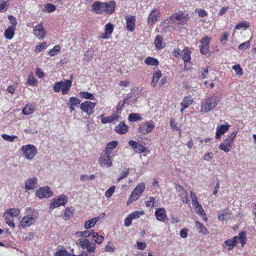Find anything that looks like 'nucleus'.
<instances>
[{
	"mask_svg": "<svg viewBox=\"0 0 256 256\" xmlns=\"http://www.w3.org/2000/svg\"><path fill=\"white\" fill-rule=\"evenodd\" d=\"M34 35L39 38L42 39L46 34V32L43 28L42 24H38L35 26L34 28Z\"/></svg>",
	"mask_w": 256,
	"mask_h": 256,
	"instance_id": "2eb2a0df",
	"label": "nucleus"
},
{
	"mask_svg": "<svg viewBox=\"0 0 256 256\" xmlns=\"http://www.w3.org/2000/svg\"><path fill=\"white\" fill-rule=\"evenodd\" d=\"M95 224L93 220H90L85 222L84 226L86 229H88L92 228Z\"/></svg>",
	"mask_w": 256,
	"mask_h": 256,
	"instance_id": "4d7b16f0",
	"label": "nucleus"
},
{
	"mask_svg": "<svg viewBox=\"0 0 256 256\" xmlns=\"http://www.w3.org/2000/svg\"><path fill=\"white\" fill-rule=\"evenodd\" d=\"M74 209L72 208H68L64 211V216L68 218H70L73 214Z\"/></svg>",
	"mask_w": 256,
	"mask_h": 256,
	"instance_id": "864d4df0",
	"label": "nucleus"
},
{
	"mask_svg": "<svg viewBox=\"0 0 256 256\" xmlns=\"http://www.w3.org/2000/svg\"><path fill=\"white\" fill-rule=\"evenodd\" d=\"M136 20L134 16L126 18V28L130 32H133L135 28Z\"/></svg>",
	"mask_w": 256,
	"mask_h": 256,
	"instance_id": "a878e982",
	"label": "nucleus"
},
{
	"mask_svg": "<svg viewBox=\"0 0 256 256\" xmlns=\"http://www.w3.org/2000/svg\"><path fill=\"white\" fill-rule=\"evenodd\" d=\"M144 214V212L143 211L138 212L136 211L130 214L129 216L131 217V218L133 219H136L139 218L140 215H143Z\"/></svg>",
	"mask_w": 256,
	"mask_h": 256,
	"instance_id": "3c124183",
	"label": "nucleus"
},
{
	"mask_svg": "<svg viewBox=\"0 0 256 256\" xmlns=\"http://www.w3.org/2000/svg\"><path fill=\"white\" fill-rule=\"evenodd\" d=\"M8 1H4V0H0V12L6 10L8 7Z\"/></svg>",
	"mask_w": 256,
	"mask_h": 256,
	"instance_id": "58836bf2",
	"label": "nucleus"
},
{
	"mask_svg": "<svg viewBox=\"0 0 256 256\" xmlns=\"http://www.w3.org/2000/svg\"><path fill=\"white\" fill-rule=\"evenodd\" d=\"M228 124H222L216 128V138L220 140L222 135L224 134L230 128Z\"/></svg>",
	"mask_w": 256,
	"mask_h": 256,
	"instance_id": "dca6fc26",
	"label": "nucleus"
},
{
	"mask_svg": "<svg viewBox=\"0 0 256 256\" xmlns=\"http://www.w3.org/2000/svg\"><path fill=\"white\" fill-rule=\"evenodd\" d=\"M196 224L198 232L205 235L208 234V232L207 229L202 223L198 221H196Z\"/></svg>",
	"mask_w": 256,
	"mask_h": 256,
	"instance_id": "7c9ffc66",
	"label": "nucleus"
},
{
	"mask_svg": "<svg viewBox=\"0 0 256 256\" xmlns=\"http://www.w3.org/2000/svg\"><path fill=\"white\" fill-rule=\"evenodd\" d=\"M20 210L18 208H8L4 212V216H8V218H13L14 217L18 216L20 214Z\"/></svg>",
	"mask_w": 256,
	"mask_h": 256,
	"instance_id": "aec40b11",
	"label": "nucleus"
},
{
	"mask_svg": "<svg viewBox=\"0 0 256 256\" xmlns=\"http://www.w3.org/2000/svg\"><path fill=\"white\" fill-rule=\"evenodd\" d=\"M211 40V38L208 36H204L202 38L200 42L202 45L206 46H209L210 42Z\"/></svg>",
	"mask_w": 256,
	"mask_h": 256,
	"instance_id": "a18cd8bd",
	"label": "nucleus"
},
{
	"mask_svg": "<svg viewBox=\"0 0 256 256\" xmlns=\"http://www.w3.org/2000/svg\"><path fill=\"white\" fill-rule=\"evenodd\" d=\"M200 52L202 54H206L208 53L209 50V46H206L201 45L200 46Z\"/></svg>",
	"mask_w": 256,
	"mask_h": 256,
	"instance_id": "052dcab7",
	"label": "nucleus"
},
{
	"mask_svg": "<svg viewBox=\"0 0 256 256\" xmlns=\"http://www.w3.org/2000/svg\"><path fill=\"white\" fill-rule=\"evenodd\" d=\"M34 222V218L32 214L28 215V216H24L20 224V226L23 228H26L30 226Z\"/></svg>",
	"mask_w": 256,
	"mask_h": 256,
	"instance_id": "a211bd4d",
	"label": "nucleus"
},
{
	"mask_svg": "<svg viewBox=\"0 0 256 256\" xmlns=\"http://www.w3.org/2000/svg\"><path fill=\"white\" fill-rule=\"evenodd\" d=\"M44 10L48 12H52L56 10V6L52 4L48 3L45 6Z\"/></svg>",
	"mask_w": 256,
	"mask_h": 256,
	"instance_id": "79ce46f5",
	"label": "nucleus"
},
{
	"mask_svg": "<svg viewBox=\"0 0 256 256\" xmlns=\"http://www.w3.org/2000/svg\"><path fill=\"white\" fill-rule=\"evenodd\" d=\"M112 156L101 155L98 160L100 166L107 168L111 167L112 166Z\"/></svg>",
	"mask_w": 256,
	"mask_h": 256,
	"instance_id": "4468645a",
	"label": "nucleus"
},
{
	"mask_svg": "<svg viewBox=\"0 0 256 256\" xmlns=\"http://www.w3.org/2000/svg\"><path fill=\"white\" fill-rule=\"evenodd\" d=\"M2 138H3L4 140H7V141H8V142H14V140L16 138L18 137L16 136H9L8 134H3L2 135Z\"/></svg>",
	"mask_w": 256,
	"mask_h": 256,
	"instance_id": "c03bdc74",
	"label": "nucleus"
},
{
	"mask_svg": "<svg viewBox=\"0 0 256 256\" xmlns=\"http://www.w3.org/2000/svg\"><path fill=\"white\" fill-rule=\"evenodd\" d=\"M15 29L14 26H8L4 32L5 37L8 40H11L14 36Z\"/></svg>",
	"mask_w": 256,
	"mask_h": 256,
	"instance_id": "cd10ccee",
	"label": "nucleus"
},
{
	"mask_svg": "<svg viewBox=\"0 0 256 256\" xmlns=\"http://www.w3.org/2000/svg\"><path fill=\"white\" fill-rule=\"evenodd\" d=\"M176 189L177 191L178 194L182 198V200L184 203L187 204L189 202L188 198V194L183 187L180 185L176 186Z\"/></svg>",
	"mask_w": 256,
	"mask_h": 256,
	"instance_id": "9b49d317",
	"label": "nucleus"
},
{
	"mask_svg": "<svg viewBox=\"0 0 256 256\" xmlns=\"http://www.w3.org/2000/svg\"><path fill=\"white\" fill-rule=\"evenodd\" d=\"M146 148L142 144L138 143V146L135 150L137 152H144L146 151Z\"/></svg>",
	"mask_w": 256,
	"mask_h": 256,
	"instance_id": "5fc2aeb1",
	"label": "nucleus"
},
{
	"mask_svg": "<svg viewBox=\"0 0 256 256\" xmlns=\"http://www.w3.org/2000/svg\"><path fill=\"white\" fill-rule=\"evenodd\" d=\"M90 243V242L88 239L78 240V244L83 249L86 248H87L89 245Z\"/></svg>",
	"mask_w": 256,
	"mask_h": 256,
	"instance_id": "a19ab883",
	"label": "nucleus"
},
{
	"mask_svg": "<svg viewBox=\"0 0 256 256\" xmlns=\"http://www.w3.org/2000/svg\"><path fill=\"white\" fill-rule=\"evenodd\" d=\"M161 76L162 73L160 70H158L154 71L153 74L151 84L154 86H155Z\"/></svg>",
	"mask_w": 256,
	"mask_h": 256,
	"instance_id": "c85d7f7f",
	"label": "nucleus"
},
{
	"mask_svg": "<svg viewBox=\"0 0 256 256\" xmlns=\"http://www.w3.org/2000/svg\"><path fill=\"white\" fill-rule=\"evenodd\" d=\"M52 194V192L48 186L42 188L36 192V196L40 198H50Z\"/></svg>",
	"mask_w": 256,
	"mask_h": 256,
	"instance_id": "9d476101",
	"label": "nucleus"
},
{
	"mask_svg": "<svg viewBox=\"0 0 256 256\" xmlns=\"http://www.w3.org/2000/svg\"><path fill=\"white\" fill-rule=\"evenodd\" d=\"M229 36V34L228 32H224L222 35V36L220 38V42L224 44H226V42L228 40V38Z\"/></svg>",
	"mask_w": 256,
	"mask_h": 256,
	"instance_id": "603ef678",
	"label": "nucleus"
},
{
	"mask_svg": "<svg viewBox=\"0 0 256 256\" xmlns=\"http://www.w3.org/2000/svg\"><path fill=\"white\" fill-rule=\"evenodd\" d=\"M26 158L28 160H32L37 153V149L35 146L32 144L24 146L21 148Z\"/></svg>",
	"mask_w": 256,
	"mask_h": 256,
	"instance_id": "39448f33",
	"label": "nucleus"
},
{
	"mask_svg": "<svg viewBox=\"0 0 256 256\" xmlns=\"http://www.w3.org/2000/svg\"><path fill=\"white\" fill-rule=\"evenodd\" d=\"M105 32L102 36V38L104 39L108 38L112 34L114 30V26L110 22L107 24L104 27Z\"/></svg>",
	"mask_w": 256,
	"mask_h": 256,
	"instance_id": "412c9836",
	"label": "nucleus"
},
{
	"mask_svg": "<svg viewBox=\"0 0 256 256\" xmlns=\"http://www.w3.org/2000/svg\"><path fill=\"white\" fill-rule=\"evenodd\" d=\"M68 202L66 196L62 194L52 200L50 207L57 208L60 206H64Z\"/></svg>",
	"mask_w": 256,
	"mask_h": 256,
	"instance_id": "6e6552de",
	"label": "nucleus"
},
{
	"mask_svg": "<svg viewBox=\"0 0 256 256\" xmlns=\"http://www.w3.org/2000/svg\"><path fill=\"white\" fill-rule=\"evenodd\" d=\"M34 108L32 104H27L23 108L22 112L24 114L28 116L33 113Z\"/></svg>",
	"mask_w": 256,
	"mask_h": 256,
	"instance_id": "2f4dec72",
	"label": "nucleus"
},
{
	"mask_svg": "<svg viewBox=\"0 0 256 256\" xmlns=\"http://www.w3.org/2000/svg\"><path fill=\"white\" fill-rule=\"evenodd\" d=\"M128 130V126L124 122H121L118 124L116 126L114 130L120 134H126Z\"/></svg>",
	"mask_w": 256,
	"mask_h": 256,
	"instance_id": "6ab92c4d",
	"label": "nucleus"
},
{
	"mask_svg": "<svg viewBox=\"0 0 256 256\" xmlns=\"http://www.w3.org/2000/svg\"><path fill=\"white\" fill-rule=\"evenodd\" d=\"M68 103H70V104L78 107L80 103V100L76 97L72 96L70 98Z\"/></svg>",
	"mask_w": 256,
	"mask_h": 256,
	"instance_id": "c9c22d12",
	"label": "nucleus"
},
{
	"mask_svg": "<svg viewBox=\"0 0 256 256\" xmlns=\"http://www.w3.org/2000/svg\"><path fill=\"white\" fill-rule=\"evenodd\" d=\"M159 14L160 12L157 9H154L151 12L148 16V24L149 25H152L157 20V17Z\"/></svg>",
	"mask_w": 256,
	"mask_h": 256,
	"instance_id": "5701e85b",
	"label": "nucleus"
},
{
	"mask_svg": "<svg viewBox=\"0 0 256 256\" xmlns=\"http://www.w3.org/2000/svg\"><path fill=\"white\" fill-rule=\"evenodd\" d=\"M188 19V14L180 11L174 13L169 19L162 22V24L164 28H170L172 24L184 25L186 23Z\"/></svg>",
	"mask_w": 256,
	"mask_h": 256,
	"instance_id": "f03ea898",
	"label": "nucleus"
},
{
	"mask_svg": "<svg viewBox=\"0 0 256 256\" xmlns=\"http://www.w3.org/2000/svg\"><path fill=\"white\" fill-rule=\"evenodd\" d=\"M4 218L5 222L6 224H8L10 226L14 228L15 227L14 223L13 221V218H8V216H4Z\"/></svg>",
	"mask_w": 256,
	"mask_h": 256,
	"instance_id": "8fccbe9b",
	"label": "nucleus"
},
{
	"mask_svg": "<svg viewBox=\"0 0 256 256\" xmlns=\"http://www.w3.org/2000/svg\"><path fill=\"white\" fill-rule=\"evenodd\" d=\"M62 84V92L63 94H68L70 88L72 85V82L70 80H67L60 81Z\"/></svg>",
	"mask_w": 256,
	"mask_h": 256,
	"instance_id": "b1692460",
	"label": "nucleus"
},
{
	"mask_svg": "<svg viewBox=\"0 0 256 256\" xmlns=\"http://www.w3.org/2000/svg\"><path fill=\"white\" fill-rule=\"evenodd\" d=\"M144 188L145 186L144 183H140L138 184L129 197L127 201V204L128 205L132 203L134 201L138 200L140 194L144 190Z\"/></svg>",
	"mask_w": 256,
	"mask_h": 256,
	"instance_id": "423d86ee",
	"label": "nucleus"
},
{
	"mask_svg": "<svg viewBox=\"0 0 256 256\" xmlns=\"http://www.w3.org/2000/svg\"><path fill=\"white\" fill-rule=\"evenodd\" d=\"M155 216L159 221L164 222L166 220V212L164 208H157L156 210Z\"/></svg>",
	"mask_w": 256,
	"mask_h": 256,
	"instance_id": "f3484780",
	"label": "nucleus"
},
{
	"mask_svg": "<svg viewBox=\"0 0 256 256\" xmlns=\"http://www.w3.org/2000/svg\"><path fill=\"white\" fill-rule=\"evenodd\" d=\"M114 246L113 244L109 243L106 244L105 247V250L106 252H114Z\"/></svg>",
	"mask_w": 256,
	"mask_h": 256,
	"instance_id": "69168bd1",
	"label": "nucleus"
},
{
	"mask_svg": "<svg viewBox=\"0 0 256 256\" xmlns=\"http://www.w3.org/2000/svg\"><path fill=\"white\" fill-rule=\"evenodd\" d=\"M248 26V24L246 22H242L241 23L238 24L236 27V30H240L243 28L244 30H246Z\"/></svg>",
	"mask_w": 256,
	"mask_h": 256,
	"instance_id": "6e6d98bb",
	"label": "nucleus"
},
{
	"mask_svg": "<svg viewBox=\"0 0 256 256\" xmlns=\"http://www.w3.org/2000/svg\"><path fill=\"white\" fill-rule=\"evenodd\" d=\"M28 85L30 86H36L38 84V81L34 78V76L32 75H29L28 78V80L26 82Z\"/></svg>",
	"mask_w": 256,
	"mask_h": 256,
	"instance_id": "e433bc0d",
	"label": "nucleus"
},
{
	"mask_svg": "<svg viewBox=\"0 0 256 256\" xmlns=\"http://www.w3.org/2000/svg\"><path fill=\"white\" fill-rule=\"evenodd\" d=\"M220 100V98L216 95L207 96L201 104V112H208L214 110Z\"/></svg>",
	"mask_w": 256,
	"mask_h": 256,
	"instance_id": "7ed1b4c3",
	"label": "nucleus"
},
{
	"mask_svg": "<svg viewBox=\"0 0 256 256\" xmlns=\"http://www.w3.org/2000/svg\"><path fill=\"white\" fill-rule=\"evenodd\" d=\"M196 212L200 215L202 216H205V212L203 208H202V206H198L195 208Z\"/></svg>",
	"mask_w": 256,
	"mask_h": 256,
	"instance_id": "0e129e2a",
	"label": "nucleus"
},
{
	"mask_svg": "<svg viewBox=\"0 0 256 256\" xmlns=\"http://www.w3.org/2000/svg\"><path fill=\"white\" fill-rule=\"evenodd\" d=\"M101 122L102 124H106L107 123L115 122L118 120V116L116 114H112L108 117H104L101 115Z\"/></svg>",
	"mask_w": 256,
	"mask_h": 256,
	"instance_id": "4be33fe9",
	"label": "nucleus"
},
{
	"mask_svg": "<svg viewBox=\"0 0 256 256\" xmlns=\"http://www.w3.org/2000/svg\"><path fill=\"white\" fill-rule=\"evenodd\" d=\"M46 42H42L40 44L37 46L36 48L35 52H38L44 49L46 47Z\"/></svg>",
	"mask_w": 256,
	"mask_h": 256,
	"instance_id": "e2e57ef3",
	"label": "nucleus"
},
{
	"mask_svg": "<svg viewBox=\"0 0 256 256\" xmlns=\"http://www.w3.org/2000/svg\"><path fill=\"white\" fill-rule=\"evenodd\" d=\"M182 59L184 61V63L185 64L184 69H186V63L187 62H189L190 60V52L188 50L187 48H184L182 52Z\"/></svg>",
	"mask_w": 256,
	"mask_h": 256,
	"instance_id": "bb28decb",
	"label": "nucleus"
},
{
	"mask_svg": "<svg viewBox=\"0 0 256 256\" xmlns=\"http://www.w3.org/2000/svg\"><path fill=\"white\" fill-rule=\"evenodd\" d=\"M162 40L163 38L160 35L156 36L154 40V43L156 48L162 49L164 47L162 44Z\"/></svg>",
	"mask_w": 256,
	"mask_h": 256,
	"instance_id": "c756f323",
	"label": "nucleus"
},
{
	"mask_svg": "<svg viewBox=\"0 0 256 256\" xmlns=\"http://www.w3.org/2000/svg\"><path fill=\"white\" fill-rule=\"evenodd\" d=\"M116 186H113L110 188L105 192V196L107 198H110L112 196L114 192Z\"/></svg>",
	"mask_w": 256,
	"mask_h": 256,
	"instance_id": "de8ad7c7",
	"label": "nucleus"
},
{
	"mask_svg": "<svg viewBox=\"0 0 256 256\" xmlns=\"http://www.w3.org/2000/svg\"><path fill=\"white\" fill-rule=\"evenodd\" d=\"M144 62L147 65L156 66L158 64V61L157 59L152 57H148L144 60Z\"/></svg>",
	"mask_w": 256,
	"mask_h": 256,
	"instance_id": "473e14b6",
	"label": "nucleus"
},
{
	"mask_svg": "<svg viewBox=\"0 0 256 256\" xmlns=\"http://www.w3.org/2000/svg\"><path fill=\"white\" fill-rule=\"evenodd\" d=\"M128 120L131 122H136L142 120V118L139 114L131 113L128 116Z\"/></svg>",
	"mask_w": 256,
	"mask_h": 256,
	"instance_id": "f704fd0d",
	"label": "nucleus"
},
{
	"mask_svg": "<svg viewBox=\"0 0 256 256\" xmlns=\"http://www.w3.org/2000/svg\"><path fill=\"white\" fill-rule=\"evenodd\" d=\"M38 184L36 177L30 178L25 182V189L26 191L34 190Z\"/></svg>",
	"mask_w": 256,
	"mask_h": 256,
	"instance_id": "ddd939ff",
	"label": "nucleus"
},
{
	"mask_svg": "<svg viewBox=\"0 0 256 256\" xmlns=\"http://www.w3.org/2000/svg\"><path fill=\"white\" fill-rule=\"evenodd\" d=\"M96 104V103L92 102L86 101L80 104V108L83 112L87 113L88 115H90L94 112L93 110Z\"/></svg>",
	"mask_w": 256,
	"mask_h": 256,
	"instance_id": "1a4fd4ad",
	"label": "nucleus"
},
{
	"mask_svg": "<svg viewBox=\"0 0 256 256\" xmlns=\"http://www.w3.org/2000/svg\"><path fill=\"white\" fill-rule=\"evenodd\" d=\"M116 8L114 1H110L107 2L100 1H95L92 5V10L96 14H102L105 13L106 14H111L114 12Z\"/></svg>",
	"mask_w": 256,
	"mask_h": 256,
	"instance_id": "f257e3e1",
	"label": "nucleus"
},
{
	"mask_svg": "<svg viewBox=\"0 0 256 256\" xmlns=\"http://www.w3.org/2000/svg\"><path fill=\"white\" fill-rule=\"evenodd\" d=\"M232 68L235 71L236 74L242 76L243 74V71L240 64H235L232 66Z\"/></svg>",
	"mask_w": 256,
	"mask_h": 256,
	"instance_id": "37998d69",
	"label": "nucleus"
},
{
	"mask_svg": "<svg viewBox=\"0 0 256 256\" xmlns=\"http://www.w3.org/2000/svg\"><path fill=\"white\" fill-rule=\"evenodd\" d=\"M60 46L58 45L54 46L52 49L50 50L49 54L51 56H54L56 54V52L60 50Z\"/></svg>",
	"mask_w": 256,
	"mask_h": 256,
	"instance_id": "bf43d9fd",
	"label": "nucleus"
},
{
	"mask_svg": "<svg viewBox=\"0 0 256 256\" xmlns=\"http://www.w3.org/2000/svg\"><path fill=\"white\" fill-rule=\"evenodd\" d=\"M129 174V168H124V170H122L120 174V177L118 178V181H120L122 179L126 178Z\"/></svg>",
	"mask_w": 256,
	"mask_h": 256,
	"instance_id": "ea45409f",
	"label": "nucleus"
},
{
	"mask_svg": "<svg viewBox=\"0 0 256 256\" xmlns=\"http://www.w3.org/2000/svg\"><path fill=\"white\" fill-rule=\"evenodd\" d=\"M154 127V124L152 120H148L141 123L138 130V132L142 135H145L150 132Z\"/></svg>",
	"mask_w": 256,
	"mask_h": 256,
	"instance_id": "0eeeda50",
	"label": "nucleus"
},
{
	"mask_svg": "<svg viewBox=\"0 0 256 256\" xmlns=\"http://www.w3.org/2000/svg\"><path fill=\"white\" fill-rule=\"evenodd\" d=\"M118 142L116 140L110 142L107 144L106 147L112 150H113L116 148V146L118 145Z\"/></svg>",
	"mask_w": 256,
	"mask_h": 256,
	"instance_id": "13d9d810",
	"label": "nucleus"
},
{
	"mask_svg": "<svg viewBox=\"0 0 256 256\" xmlns=\"http://www.w3.org/2000/svg\"><path fill=\"white\" fill-rule=\"evenodd\" d=\"M54 256H69L68 252L64 248L58 250L54 253Z\"/></svg>",
	"mask_w": 256,
	"mask_h": 256,
	"instance_id": "49530a36",
	"label": "nucleus"
},
{
	"mask_svg": "<svg viewBox=\"0 0 256 256\" xmlns=\"http://www.w3.org/2000/svg\"><path fill=\"white\" fill-rule=\"evenodd\" d=\"M236 134V132H232L220 144L219 148L226 152H230L232 148L233 140L235 138Z\"/></svg>",
	"mask_w": 256,
	"mask_h": 256,
	"instance_id": "20e7f679",
	"label": "nucleus"
},
{
	"mask_svg": "<svg viewBox=\"0 0 256 256\" xmlns=\"http://www.w3.org/2000/svg\"><path fill=\"white\" fill-rule=\"evenodd\" d=\"M8 19L10 20V23L12 24L11 26H14L16 28V26L17 24V21L16 18L12 16H9Z\"/></svg>",
	"mask_w": 256,
	"mask_h": 256,
	"instance_id": "338daca9",
	"label": "nucleus"
},
{
	"mask_svg": "<svg viewBox=\"0 0 256 256\" xmlns=\"http://www.w3.org/2000/svg\"><path fill=\"white\" fill-rule=\"evenodd\" d=\"M54 90L56 92H58L62 89V84L60 81L56 82L53 86Z\"/></svg>",
	"mask_w": 256,
	"mask_h": 256,
	"instance_id": "774afa93",
	"label": "nucleus"
},
{
	"mask_svg": "<svg viewBox=\"0 0 256 256\" xmlns=\"http://www.w3.org/2000/svg\"><path fill=\"white\" fill-rule=\"evenodd\" d=\"M193 100L190 96H185L184 100L181 102L180 105L182 106H184L187 108L192 102Z\"/></svg>",
	"mask_w": 256,
	"mask_h": 256,
	"instance_id": "72a5a7b5",
	"label": "nucleus"
},
{
	"mask_svg": "<svg viewBox=\"0 0 256 256\" xmlns=\"http://www.w3.org/2000/svg\"><path fill=\"white\" fill-rule=\"evenodd\" d=\"M88 252H94L96 250V246L94 243H90L89 245L86 248Z\"/></svg>",
	"mask_w": 256,
	"mask_h": 256,
	"instance_id": "680f3d73",
	"label": "nucleus"
},
{
	"mask_svg": "<svg viewBox=\"0 0 256 256\" xmlns=\"http://www.w3.org/2000/svg\"><path fill=\"white\" fill-rule=\"evenodd\" d=\"M80 97L84 98L86 99L93 100L94 98V96L92 94L86 92H81L80 93Z\"/></svg>",
	"mask_w": 256,
	"mask_h": 256,
	"instance_id": "4c0bfd02",
	"label": "nucleus"
},
{
	"mask_svg": "<svg viewBox=\"0 0 256 256\" xmlns=\"http://www.w3.org/2000/svg\"><path fill=\"white\" fill-rule=\"evenodd\" d=\"M93 52L92 51L88 50L85 52L84 60L86 62H89L93 58Z\"/></svg>",
	"mask_w": 256,
	"mask_h": 256,
	"instance_id": "09e8293b",
	"label": "nucleus"
},
{
	"mask_svg": "<svg viewBox=\"0 0 256 256\" xmlns=\"http://www.w3.org/2000/svg\"><path fill=\"white\" fill-rule=\"evenodd\" d=\"M238 240V238L237 236H234L232 238L228 239L224 242L223 246L228 250H230L236 245Z\"/></svg>",
	"mask_w": 256,
	"mask_h": 256,
	"instance_id": "f8f14e48",
	"label": "nucleus"
},
{
	"mask_svg": "<svg viewBox=\"0 0 256 256\" xmlns=\"http://www.w3.org/2000/svg\"><path fill=\"white\" fill-rule=\"evenodd\" d=\"M231 214V210L228 209H224L218 214V219L220 221L227 220L230 218Z\"/></svg>",
	"mask_w": 256,
	"mask_h": 256,
	"instance_id": "393cba45",
	"label": "nucleus"
}]
</instances>
